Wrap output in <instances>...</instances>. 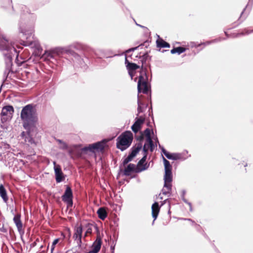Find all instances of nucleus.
Listing matches in <instances>:
<instances>
[{"mask_svg": "<svg viewBox=\"0 0 253 253\" xmlns=\"http://www.w3.org/2000/svg\"><path fill=\"white\" fill-rule=\"evenodd\" d=\"M224 33H225V34L226 35V36H227V37H229V35H228V34H227V33L226 32H225Z\"/></svg>", "mask_w": 253, "mask_h": 253, "instance_id": "55", "label": "nucleus"}, {"mask_svg": "<svg viewBox=\"0 0 253 253\" xmlns=\"http://www.w3.org/2000/svg\"><path fill=\"white\" fill-rule=\"evenodd\" d=\"M183 202L189 206L190 211H192L193 210H192L191 203L189 202L186 199H183Z\"/></svg>", "mask_w": 253, "mask_h": 253, "instance_id": "41", "label": "nucleus"}, {"mask_svg": "<svg viewBox=\"0 0 253 253\" xmlns=\"http://www.w3.org/2000/svg\"><path fill=\"white\" fill-rule=\"evenodd\" d=\"M20 217L21 215L19 214L15 215L13 218V221L16 226L19 234L22 235L24 234V231L23 229V224L20 219Z\"/></svg>", "mask_w": 253, "mask_h": 253, "instance_id": "14", "label": "nucleus"}, {"mask_svg": "<svg viewBox=\"0 0 253 253\" xmlns=\"http://www.w3.org/2000/svg\"><path fill=\"white\" fill-rule=\"evenodd\" d=\"M225 39H226L225 38L222 39L221 38H219L218 39H216L213 40L211 41L206 42H204L203 44H204L205 45H209V44H211V43H214V42H220L222 40H224Z\"/></svg>", "mask_w": 253, "mask_h": 253, "instance_id": "34", "label": "nucleus"}, {"mask_svg": "<svg viewBox=\"0 0 253 253\" xmlns=\"http://www.w3.org/2000/svg\"><path fill=\"white\" fill-rule=\"evenodd\" d=\"M154 140L156 141V144L157 145V143H158L159 145L160 146V144H159L158 138L156 137V138H154Z\"/></svg>", "mask_w": 253, "mask_h": 253, "instance_id": "46", "label": "nucleus"}, {"mask_svg": "<svg viewBox=\"0 0 253 253\" xmlns=\"http://www.w3.org/2000/svg\"><path fill=\"white\" fill-rule=\"evenodd\" d=\"M151 131L148 128H146L144 130V134H145V136L146 137V140L152 139L151 136Z\"/></svg>", "mask_w": 253, "mask_h": 253, "instance_id": "35", "label": "nucleus"}, {"mask_svg": "<svg viewBox=\"0 0 253 253\" xmlns=\"http://www.w3.org/2000/svg\"><path fill=\"white\" fill-rule=\"evenodd\" d=\"M61 198L62 200L67 204L68 208L73 206V195L72 190L70 186H66L65 191Z\"/></svg>", "mask_w": 253, "mask_h": 253, "instance_id": "8", "label": "nucleus"}, {"mask_svg": "<svg viewBox=\"0 0 253 253\" xmlns=\"http://www.w3.org/2000/svg\"><path fill=\"white\" fill-rule=\"evenodd\" d=\"M57 142H58L59 144H62L63 145V149H67V145L62 140L60 139H57Z\"/></svg>", "mask_w": 253, "mask_h": 253, "instance_id": "38", "label": "nucleus"}, {"mask_svg": "<svg viewBox=\"0 0 253 253\" xmlns=\"http://www.w3.org/2000/svg\"><path fill=\"white\" fill-rule=\"evenodd\" d=\"M172 189L171 184L164 183V187L162 190V193L163 195L169 196L171 194Z\"/></svg>", "mask_w": 253, "mask_h": 253, "instance_id": "21", "label": "nucleus"}, {"mask_svg": "<svg viewBox=\"0 0 253 253\" xmlns=\"http://www.w3.org/2000/svg\"><path fill=\"white\" fill-rule=\"evenodd\" d=\"M126 68L128 71V73L130 76L131 77V79H132L133 74L132 72L136 70V69L139 68V66H138L136 64L133 63L128 62L127 64L126 65Z\"/></svg>", "mask_w": 253, "mask_h": 253, "instance_id": "20", "label": "nucleus"}, {"mask_svg": "<svg viewBox=\"0 0 253 253\" xmlns=\"http://www.w3.org/2000/svg\"><path fill=\"white\" fill-rule=\"evenodd\" d=\"M244 20V19H243L241 20V22H243Z\"/></svg>", "mask_w": 253, "mask_h": 253, "instance_id": "58", "label": "nucleus"}, {"mask_svg": "<svg viewBox=\"0 0 253 253\" xmlns=\"http://www.w3.org/2000/svg\"><path fill=\"white\" fill-rule=\"evenodd\" d=\"M142 147V144L141 142H139L136 144L134 147L131 148V151L130 153V155L132 157H134L139 152Z\"/></svg>", "mask_w": 253, "mask_h": 253, "instance_id": "23", "label": "nucleus"}, {"mask_svg": "<svg viewBox=\"0 0 253 253\" xmlns=\"http://www.w3.org/2000/svg\"><path fill=\"white\" fill-rule=\"evenodd\" d=\"M160 148L162 150V152L165 155V156L169 160H177L182 158L181 154L179 153H169L165 149L160 145Z\"/></svg>", "mask_w": 253, "mask_h": 253, "instance_id": "13", "label": "nucleus"}, {"mask_svg": "<svg viewBox=\"0 0 253 253\" xmlns=\"http://www.w3.org/2000/svg\"><path fill=\"white\" fill-rule=\"evenodd\" d=\"M25 42L24 41H23V43H21V44L24 45H26V44Z\"/></svg>", "mask_w": 253, "mask_h": 253, "instance_id": "54", "label": "nucleus"}, {"mask_svg": "<svg viewBox=\"0 0 253 253\" xmlns=\"http://www.w3.org/2000/svg\"><path fill=\"white\" fill-rule=\"evenodd\" d=\"M97 213L98 217L102 220H104L107 215V213L105 209L103 208H99L97 211Z\"/></svg>", "mask_w": 253, "mask_h": 253, "instance_id": "26", "label": "nucleus"}, {"mask_svg": "<svg viewBox=\"0 0 253 253\" xmlns=\"http://www.w3.org/2000/svg\"><path fill=\"white\" fill-rule=\"evenodd\" d=\"M160 211V207L158 203L155 202L152 206V214L154 218L153 223L157 218Z\"/></svg>", "mask_w": 253, "mask_h": 253, "instance_id": "19", "label": "nucleus"}, {"mask_svg": "<svg viewBox=\"0 0 253 253\" xmlns=\"http://www.w3.org/2000/svg\"><path fill=\"white\" fill-rule=\"evenodd\" d=\"M135 165L133 164H129L124 171V174L126 176H129L130 172L134 170Z\"/></svg>", "mask_w": 253, "mask_h": 253, "instance_id": "27", "label": "nucleus"}, {"mask_svg": "<svg viewBox=\"0 0 253 253\" xmlns=\"http://www.w3.org/2000/svg\"><path fill=\"white\" fill-rule=\"evenodd\" d=\"M14 42L8 39L5 36L0 34V51L2 52L5 63V70L4 74L8 76V73L12 71L13 57L16 56V60H18L19 51H17L15 47Z\"/></svg>", "mask_w": 253, "mask_h": 253, "instance_id": "1", "label": "nucleus"}, {"mask_svg": "<svg viewBox=\"0 0 253 253\" xmlns=\"http://www.w3.org/2000/svg\"><path fill=\"white\" fill-rule=\"evenodd\" d=\"M83 227L82 225H76L74 230L73 238L76 242L78 247L82 248Z\"/></svg>", "mask_w": 253, "mask_h": 253, "instance_id": "6", "label": "nucleus"}, {"mask_svg": "<svg viewBox=\"0 0 253 253\" xmlns=\"http://www.w3.org/2000/svg\"><path fill=\"white\" fill-rule=\"evenodd\" d=\"M168 200V199H166L163 202V203L162 204V206L164 204H165L167 201Z\"/></svg>", "mask_w": 253, "mask_h": 253, "instance_id": "51", "label": "nucleus"}, {"mask_svg": "<svg viewBox=\"0 0 253 253\" xmlns=\"http://www.w3.org/2000/svg\"><path fill=\"white\" fill-rule=\"evenodd\" d=\"M244 20V19H243L241 20V22H243Z\"/></svg>", "mask_w": 253, "mask_h": 253, "instance_id": "59", "label": "nucleus"}, {"mask_svg": "<svg viewBox=\"0 0 253 253\" xmlns=\"http://www.w3.org/2000/svg\"><path fill=\"white\" fill-rule=\"evenodd\" d=\"M101 244V239L97 238L91 246V250L88 253H98L100 250Z\"/></svg>", "mask_w": 253, "mask_h": 253, "instance_id": "17", "label": "nucleus"}, {"mask_svg": "<svg viewBox=\"0 0 253 253\" xmlns=\"http://www.w3.org/2000/svg\"><path fill=\"white\" fill-rule=\"evenodd\" d=\"M144 121V119L141 117L136 118L135 122L131 126V129L134 133H136L140 129Z\"/></svg>", "mask_w": 253, "mask_h": 253, "instance_id": "16", "label": "nucleus"}, {"mask_svg": "<svg viewBox=\"0 0 253 253\" xmlns=\"http://www.w3.org/2000/svg\"><path fill=\"white\" fill-rule=\"evenodd\" d=\"M14 113V108L11 105H7L4 106L1 110V122L4 123L11 119L12 117V115Z\"/></svg>", "mask_w": 253, "mask_h": 253, "instance_id": "7", "label": "nucleus"}, {"mask_svg": "<svg viewBox=\"0 0 253 253\" xmlns=\"http://www.w3.org/2000/svg\"><path fill=\"white\" fill-rule=\"evenodd\" d=\"M104 145L105 143L103 141L97 142L84 147L83 150L84 151H89L91 152H100L104 149Z\"/></svg>", "mask_w": 253, "mask_h": 253, "instance_id": "9", "label": "nucleus"}, {"mask_svg": "<svg viewBox=\"0 0 253 253\" xmlns=\"http://www.w3.org/2000/svg\"><path fill=\"white\" fill-rule=\"evenodd\" d=\"M159 198L161 200H162L163 199V197L162 196V194L161 193H160L159 195V196H158Z\"/></svg>", "mask_w": 253, "mask_h": 253, "instance_id": "49", "label": "nucleus"}, {"mask_svg": "<svg viewBox=\"0 0 253 253\" xmlns=\"http://www.w3.org/2000/svg\"><path fill=\"white\" fill-rule=\"evenodd\" d=\"M252 33H253V29L250 30L248 29H245L242 32L237 34L236 35V37H238L241 35L242 36L247 35H249Z\"/></svg>", "mask_w": 253, "mask_h": 253, "instance_id": "33", "label": "nucleus"}, {"mask_svg": "<svg viewBox=\"0 0 253 253\" xmlns=\"http://www.w3.org/2000/svg\"><path fill=\"white\" fill-rule=\"evenodd\" d=\"M244 20V19H243L241 20V22H243Z\"/></svg>", "mask_w": 253, "mask_h": 253, "instance_id": "57", "label": "nucleus"}, {"mask_svg": "<svg viewBox=\"0 0 253 253\" xmlns=\"http://www.w3.org/2000/svg\"><path fill=\"white\" fill-rule=\"evenodd\" d=\"M142 147V144L141 142H139L136 144L134 147L131 148V151L130 153V155L132 157H134L139 152Z\"/></svg>", "mask_w": 253, "mask_h": 253, "instance_id": "22", "label": "nucleus"}, {"mask_svg": "<svg viewBox=\"0 0 253 253\" xmlns=\"http://www.w3.org/2000/svg\"><path fill=\"white\" fill-rule=\"evenodd\" d=\"M245 10H246V8H245L244 9L243 11L242 12V13H241V15H240V18H241L242 17V15H243L244 12V11H245Z\"/></svg>", "mask_w": 253, "mask_h": 253, "instance_id": "48", "label": "nucleus"}, {"mask_svg": "<svg viewBox=\"0 0 253 253\" xmlns=\"http://www.w3.org/2000/svg\"><path fill=\"white\" fill-rule=\"evenodd\" d=\"M244 20V19H243L241 20V22H243Z\"/></svg>", "mask_w": 253, "mask_h": 253, "instance_id": "56", "label": "nucleus"}, {"mask_svg": "<svg viewBox=\"0 0 253 253\" xmlns=\"http://www.w3.org/2000/svg\"><path fill=\"white\" fill-rule=\"evenodd\" d=\"M146 142L147 143H145L146 144V148L148 149V147H149L150 151L152 152L155 148V146L152 140V139L146 140Z\"/></svg>", "mask_w": 253, "mask_h": 253, "instance_id": "32", "label": "nucleus"}, {"mask_svg": "<svg viewBox=\"0 0 253 253\" xmlns=\"http://www.w3.org/2000/svg\"><path fill=\"white\" fill-rule=\"evenodd\" d=\"M0 196L3 202L6 203L8 200V198L7 195L6 191L2 184L0 185Z\"/></svg>", "mask_w": 253, "mask_h": 253, "instance_id": "24", "label": "nucleus"}, {"mask_svg": "<svg viewBox=\"0 0 253 253\" xmlns=\"http://www.w3.org/2000/svg\"><path fill=\"white\" fill-rule=\"evenodd\" d=\"M59 241V238L55 239L53 241V242H52L53 246H55L58 243Z\"/></svg>", "mask_w": 253, "mask_h": 253, "instance_id": "43", "label": "nucleus"}, {"mask_svg": "<svg viewBox=\"0 0 253 253\" xmlns=\"http://www.w3.org/2000/svg\"><path fill=\"white\" fill-rule=\"evenodd\" d=\"M136 25H137V26H139V27H141V28H143V29H147V27H145V26H142V25H140V24H138L137 23H136Z\"/></svg>", "mask_w": 253, "mask_h": 253, "instance_id": "45", "label": "nucleus"}, {"mask_svg": "<svg viewBox=\"0 0 253 253\" xmlns=\"http://www.w3.org/2000/svg\"><path fill=\"white\" fill-rule=\"evenodd\" d=\"M53 165L56 181L57 183H60L64 179L63 173L60 165H57L55 162H53Z\"/></svg>", "mask_w": 253, "mask_h": 253, "instance_id": "12", "label": "nucleus"}, {"mask_svg": "<svg viewBox=\"0 0 253 253\" xmlns=\"http://www.w3.org/2000/svg\"><path fill=\"white\" fill-rule=\"evenodd\" d=\"M186 194V191L185 190H183L182 191V194L181 195V198L182 199V200L183 201V199H186L185 198H184V196H185V195Z\"/></svg>", "mask_w": 253, "mask_h": 253, "instance_id": "42", "label": "nucleus"}, {"mask_svg": "<svg viewBox=\"0 0 253 253\" xmlns=\"http://www.w3.org/2000/svg\"><path fill=\"white\" fill-rule=\"evenodd\" d=\"M20 31L21 33L20 37L24 39H28L32 36L34 30L32 26H31L28 29H23L20 26Z\"/></svg>", "mask_w": 253, "mask_h": 253, "instance_id": "15", "label": "nucleus"}, {"mask_svg": "<svg viewBox=\"0 0 253 253\" xmlns=\"http://www.w3.org/2000/svg\"><path fill=\"white\" fill-rule=\"evenodd\" d=\"M168 200V199H166L163 202V203L162 204V206L164 204H165L167 201Z\"/></svg>", "mask_w": 253, "mask_h": 253, "instance_id": "52", "label": "nucleus"}, {"mask_svg": "<svg viewBox=\"0 0 253 253\" xmlns=\"http://www.w3.org/2000/svg\"><path fill=\"white\" fill-rule=\"evenodd\" d=\"M143 44H141L140 45H139V46H137L136 47H132V48H130L129 49H128V50H127L126 51V53H129L130 52H131V51H134V50H136L137 48H138L140 46H142Z\"/></svg>", "mask_w": 253, "mask_h": 253, "instance_id": "39", "label": "nucleus"}, {"mask_svg": "<svg viewBox=\"0 0 253 253\" xmlns=\"http://www.w3.org/2000/svg\"><path fill=\"white\" fill-rule=\"evenodd\" d=\"M128 62H128V61L127 60L126 57V59H125V63H126V65L127 64Z\"/></svg>", "mask_w": 253, "mask_h": 253, "instance_id": "50", "label": "nucleus"}, {"mask_svg": "<svg viewBox=\"0 0 253 253\" xmlns=\"http://www.w3.org/2000/svg\"><path fill=\"white\" fill-rule=\"evenodd\" d=\"M54 248H55V246H53V244H52L51 248V253H52L53 251V250H54Z\"/></svg>", "mask_w": 253, "mask_h": 253, "instance_id": "47", "label": "nucleus"}, {"mask_svg": "<svg viewBox=\"0 0 253 253\" xmlns=\"http://www.w3.org/2000/svg\"><path fill=\"white\" fill-rule=\"evenodd\" d=\"M86 231L84 233V238H85L88 234H91L93 228H97L95 225L91 223H87L85 225Z\"/></svg>", "mask_w": 253, "mask_h": 253, "instance_id": "25", "label": "nucleus"}, {"mask_svg": "<svg viewBox=\"0 0 253 253\" xmlns=\"http://www.w3.org/2000/svg\"><path fill=\"white\" fill-rule=\"evenodd\" d=\"M27 131H23L20 134L21 138L24 140V142L28 145H36L35 141L31 134V131L33 129H26Z\"/></svg>", "mask_w": 253, "mask_h": 253, "instance_id": "11", "label": "nucleus"}, {"mask_svg": "<svg viewBox=\"0 0 253 253\" xmlns=\"http://www.w3.org/2000/svg\"><path fill=\"white\" fill-rule=\"evenodd\" d=\"M61 49H56L52 52L49 53L47 55V58L49 60H56V54H58L60 52ZM53 62V61H51Z\"/></svg>", "mask_w": 253, "mask_h": 253, "instance_id": "28", "label": "nucleus"}, {"mask_svg": "<svg viewBox=\"0 0 253 253\" xmlns=\"http://www.w3.org/2000/svg\"><path fill=\"white\" fill-rule=\"evenodd\" d=\"M137 104H138V108H137V111L138 114H139L142 112V108L141 107V105L143 104L141 102V101L139 100V99H138L137 101ZM138 115V114H137Z\"/></svg>", "mask_w": 253, "mask_h": 253, "instance_id": "37", "label": "nucleus"}, {"mask_svg": "<svg viewBox=\"0 0 253 253\" xmlns=\"http://www.w3.org/2000/svg\"><path fill=\"white\" fill-rule=\"evenodd\" d=\"M186 50V48L181 46H179L176 48H173L170 51L171 53L175 54L176 53H178V54H180L181 53L185 52Z\"/></svg>", "mask_w": 253, "mask_h": 253, "instance_id": "31", "label": "nucleus"}, {"mask_svg": "<svg viewBox=\"0 0 253 253\" xmlns=\"http://www.w3.org/2000/svg\"><path fill=\"white\" fill-rule=\"evenodd\" d=\"M133 158L130 154L128 155V156L125 158L123 162V164L124 166H125L127 163H128L130 161L132 160V159Z\"/></svg>", "mask_w": 253, "mask_h": 253, "instance_id": "36", "label": "nucleus"}, {"mask_svg": "<svg viewBox=\"0 0 253 253\" xmlns=\"http://www.w3.org/2000/svg\"><path fill=\"white\" fill-rule=\"evenodd\" d=\"M143 151L144 152V154L143 157L141 158V159L138 162L137 164L138 168L136 171V172H137L145 170L148 168V167L146 166V164L143 165V164L146 161L147 156L148 148H146V144H144L143 147Z\"/></svg>", "mask_w": 253, "mask_h": 253, "instance_id": "10", "label": "nucleus"}, {"mask_svg": "<svg viewBox=\"0 0 253 253\" xmlns=\"http://www.w3.org/2000/svg\"><path fill=\"white\" fill-rule=\"evenodd\" d=\"M34 74L36 76L34 79H38L39 78V77L40 74V71L37 68H36L35 71L34 73Z\"/></svg>", "mask_w": 253, "mask_h": 253, "instance_id": "40", "label": "nucleus"}, {"mask_svg": "<svg viewBox=\"0 0 253 253\" xmlns=\"http://www.w3.org/2000/svg\"><path fill=\"white\" fill-rule=\"evenodd\" d=\"M69 47L73 48L77 50H83L84 49V45L80 42H74L71 44Z\"/></svg>", "mask_w": 253, "mask_h": 253, "instance_id": "29", "label": "nucleus"}, {"mask_svg": "<svg viewBox=\"0 0 253 253\" xmlns=\"http://www.w3.org/2000/svg\"><path fill=\"white\" fill-rule=\"evenodd\" d=\"M20 117L25 129H33L36 127L38 118L35 110L32 104L27 105L23 108Z\"/></svg>", "mask_w": 253, "mask_h": 253, "instance_id": "2", "label": "nucleus"}, {"mask_svg": "<svg viewBox=\"0 0 253 253\" xmlns=\"http://www.w3.org/2000/svg\"><path fill=\"white\" fill-rule=\"evenodd\" d=\"M66 52L69 56L72 57V59L73 61H76L79 63L81 62L82 58L78 53L70 49L66 50Z\"/></svg>", "mask_w": 253, "mask_h": 253, "instance_id": "18", "label": "nucleus"}, {"mask_svg": "<svg viewBox=\"0 0 253 253\" xmlns=\"http://www.w3.org/2000/svg\"><path fill=\"white\" fill-rule=\"evenodd\" d=\"M246 17H247V16H246L244 17V19H246Z\"/></svg>", "mask_w": 253, "mask_h": 253, "instance_id": "60", "label": "nucleus"}, {"mask_svg": "<svg viewBox=\"0 0 253 253\" xmlns=\"http://www.w3.org/2000/svg\"><path fill=\"white\" fill-rule=\"evenodd\" d=\"M132 141V134L130 131H126L117 138V147L122 151L127 148Z\"/></svg>", "mask_w": 253, "mask_h": 253, "instance_id": "4", "label": "nucleus"}, {"mask_svg": "<svg viewBox=\"0 0 253 253\" xmlns=\"http://www.w3.org/2000/svg\"><path fill=\"white\" fill-rule=\"evenodd\" d=\"M165 166V175H164V182L165 183L171 184L172 180V167L169 161L163 157Z\"/></svg>", "mask_w": 253, "mask_h": 253, "instance_id": "5", "label": "nucleus"}, {"mask_svg": "<svg viewBox=\"0 0 253 253\" xmlns=\"http://www.w3.org/2000/svg\"><path fill=\"white\" fill-rule=\"evenodd\" d=\"M168 200V199H166L163 202V203L162 204V206L164 204H165L167 201Z\"/></svg>", "mask_w": 253, "mask_h": 253, "instance_id": "53", "label": "nucleus"}, {"mask_svg": "<svg viewBox=\"0 0 253 253\" xmlns=\"http://www.w3.org/2000/svg\"><path fill=\"white\" fill-rule=\"evenodd\" d=\"M148 56V54L146 53L140 57L142 66L137 83L138 93L142 92L144 94H147L148 92V77L146 74V69L144 68L143 66Z\"/></svg>", "mask_w": 253, "mask_h": 253, "instance_id": "3", "label": "nucleus"}, {"mask_svg": "<svg viewBox=\"0 0 253 253\" xmlns=\"http://www.w3.org/2000/svg\"><path fill=\"white\" fill-rule=\"evenodd\" d=\"M157 46L160 48H164V47H169L170 45L169 43L164 41L163 39H161L160 40H157L156 41Z\"/></svg>", "mask_w": 253, "mask_h": 253, "instance_id": "30", "label": "nucleus"}, {"mask_svg": "<svg viewBox=\"0 0 253 253\" xmlns=\"http://www.w3.org/2000/svg\"><path fill=\"white\" fill-rule=\"evenodd\" d=\"M184 220H189V221H190L192 222V223L193 224H195L197 225V224L195 223V222L194 221H193L192 219H190V218H184L183 219Z\"/></svg>", "mask_w": 253, "mask_h": 253, "instance_id": "44", "label": "nucleus"}]
</instances>
